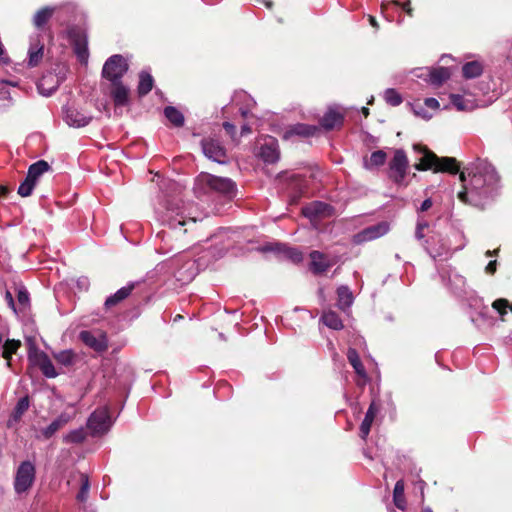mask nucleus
Listing matches in <instances>:
<instances>
[{
    "mask_svg": "<svg viewBox=\"0 0 512 512\" xmlns=\"http://www.w3.org/2000/svg\"><path fill=\"white\" fill-rule=\"evenodd\" d=\"M463 190L458 199L465 204L484 208L496 196L500 187V177L494 166L487 160L477 159L460 172Z\"/></svg>",
    "mask_w": 512,
    "mask_h": 512,
    "instance_id": "f257e3e1",
    "label": "nucleus"
},
{
    "mask_svg": "<svg viewBox=\"0 0 512 512\" xmlns=\"http://www.w3.org/2000/svg\"><path fill=\"white\" fill-rule=\"evenodd\" d=\"M162 192V200L160 208L157 210L160 221L164 225H168L171 229L176 230L181 227L194 225L198 217L193 215L191 211L185 213L186 208L180 207L182 187L172 180H164L160 186ZM192 207L189 208L191 210Z\"/></svg>",
    "mask_w": 512,
    "mask_h": 512,
    "instance_id": "f03ea898",
    "label": "nucleus"
},
{
    "mask_svg": "<svg viewBox=\"0 0 512 512\" xmlns=\"http://www.w3.org/2000/svg\"><path fill=\"white\" fill-rule=\"evenodd\" d=\"M413 147L414 150L419 151L422 154L419 159V163L415 165L417 170L422 171L433 169L435 172H449L452 174L458 173L459 165L455 158H439L436 154L419 144H415Z\"/></svg>",
    "mask_w": 512,
    "mask_h": 512,
    "instance_id": "7ed1b4c3",
    "label": "nucleus"
},
{
    "mask_svg": "<svg viewBox=\"0 0 512 512\" xmlns=\"http://www.w3.org/2000/svg\"><path fill=\"white\" fill-rule=\"evenodd\" d=\"M208 188L220 195L232 199L236 195V184L229 178L202 173L196 179V189Z\"/></svg>",
    "mask_w": 512,
    "mask_h": 512,
    "instance_id": "20e7f679",
    "label": "nucleus"
},
{
    "mask_svg": "<svg viewBox=\"0 0 512 512\" xmlns=\"http://www.w3.org/2000/svg\"><path fill=\"white\" fill-rule=\"evenodd\" d=\"M36 469L31 461H23L17 468L14 489L17 494L28 491L35 481Z\"/></svg>",
    "mask_w": 512,
    "mask_h": 512,
    "instance_id": "39448f33",
    "label": "nucleus"
},
{
    "mask_svg": "<svg viewBox=\"0 0 512 512\" xmlns=\"http://www.w3.org/2000/svg\"><path fill=\"white\" fill-rule=\"evenodd\" d=\"M128 70V63L126 59L119 54L109 57L102 69V75L111 83L121 81V78Z\"/></svg>",
    "mask_w": 512,
    "mask_h": 512,
    "instance_id": "423d86ee",
    "label": "nucleus"
},
{
    "mask_svg": "<svg viewBox=\"0 0 512 512\" xmlns=\"http://www.w3.org/2000/svg\"><path fill=\"white\" fill-rule=\"evenodd\" d=\"M78 337L88 348L97 353H103L108 349L107 334L103 330H82Z\"/></svg>",
    "mask_w": 512,
    "mask_h": 512,
    "instance_id": "0eeeda50",
    "label": "nucleus"
},
{
    "mask_svg": "<svg viewBox=\"0 0 512 512\" xmlns=\"http://www.w3.org/2000/svg\"><path fill=\"white\" fill-rule=\"evenodd\" d=\"M111 426L112 421L107 408L95 410L87 421V427L93 436L105 434Z\"/></svg>",
    "mask_w": 512,
    "mask_h": 512,
    "instance_id": "6e6552de",
    "label": "nucleus"
},
{
    "mask_svg": "<svg viewBox=\"0 0 512 512\" xmlns=\"http://www.w3.org/2000/svg\"><path fill=\"white\" fill-rule=\"evenodd\" d=\"M202 150L206 157L218 163H224L226 160V151L221 143L213 138L202 140Z\"/></svg>",
    "mask_w": 512,
    "mask_h": 512,
    "instance_id": "1a4fd4ad",
    "label": "nucleus"
},
{
    "mask_svg": "<svg viewBox=\"0 0 512 512\" xmlns=\"http://www.w3.org/2000/svg\"><path fill=\"white\" fill-rule=\"evenodd\" d=\"M259 156L266 163L277 162L280 157L278 141L271 136L265 137L264 142L260 145Z\"/></svg>",
    "mask_w": 512,
    "mask_h": 512,
    "instance_id": "9d476101",
    "label": "nucleus"
},
{
    "mask_svg": "<svg viewBox=\"0 0 512 512\" xmlns=\"http://www.w3.org/2000/svg\"><path fill=\"white\" fill-rule=\"evenodd\" d=\"M29 359L40 368L47 378H55L58 375L51 359L45 352L35 351L29 354Z\"/></svg>",
    "mask_w": 512,
    "mask_h": 512,
    "instance_id": "9b49d317",
    "label": "nucleus"
},
{
    "mask_svg": "<svg viewBox=\"0 0 512 512\" xmlns=\"http://www.w3.org/2000/svg\"><path fill=\"white\" fill-rule=\"evenodd\" d=\"M92 117L75 107L64 108V121L72 127H84L88 125Z\"/></svg>",
    "mask_w": 512,
    "mask_h": 512,
    "instance_id": "f8f14e48",
    "label": "nucleus"
},
{
    "mask_svg": "<svg viewBox=\"0 0 512 512\" xmlns=\"http://www.w3.org/2000/svg\"><path fill=\"white\" fill-rule=\"evenodd\" d=\"M302 212L305 217L315 220L330 216L333 208L327 203L315 201L303 207Z\"/></svg>",
    "mask_w": 512,
    "mask_h": 512,
    "instance_id": "ddd939ff",
    "label": "nucleus"
},
{
    "mask_svg": "<svg viewBox=\"0 0 512 512\" xmlns=\"http://www.w3.org/2000/svg\"><path fill=\"white\" fill-rule=\"evenodd\" d=\"M407 166L408 160L406 154L403 150H397L390 162V170L396 182H400L404 179Z\"/></svg>",
    "mask_w": 512,
    "mask_h": 512,
    "instance_id": "4468645a",
    "label": "nucleus"
},
{
    "mask_svg": "<svg viewBox=\"0 0 512 512\" xmlns=\"http://www.w3.org/2000/svg\"><path fill=\"white\" fill-rule=\"evenodd\" d=\"M310 269L314 274H321L327 271L335 264V260L329 258L326 254L319 251H312L310 253Z\"/></svg>",
    "mask_w": 512,
    "mask_h": 512,
    "instance_id": "2eb2a0df",
    "label": "nucleus"
},
{
    "mask_svg": "<svg viewBox=\"0 0 512 512\" xmlns=\"http://www.w3.org/2000/svg\"><path fill=\"white\" fill-rule=\"evenodd\" d=\"M389 231L387 222H380L362 230L358 235L359 241H371L384 236Z\"/></svg>",
    "mask_w": 512,
    "mask_h": 512,
    "instance_id": "dca6fc26",
    "label": "nucleus"
},
{
    "mask_svg": "<svg viewBox=\"0 0 512 512\" xmlns=\"http://www.w3.org/2000/svg\"><path fill=\"white\" fill-rule=\"evenodd\" d=\"M70 38L73 43L74 52L77 55L80 62H87L88 59V48L87 39L85 35L79 32L71 31Z\"/></svg>",
    "mask_w": 512,
    "mask_h": 512,
    "instance_id": "f3484780",
    "label": "nucleus"
},
{
    "mask_svg": "<svg viewBox=\"0 0 512 512\" xmlns=\"http://www.w3.org/2000/svg\"><path fill=\"white\" fill-rule=\"evenodd\" d=\"M439 242V246L433 245L432 243H429L427 246L428 253L434 259H447L453 254L454 251L461 249L464 246V244H461L459 247L452 248L451 245L443 239H440Z\"/></svg>",
    "mask_w": 512,
    "mask_h": 512,
    "instance_id": "a211bd4d",
    "label": "nucleus"
},
{
    "mask_svg": "<svg viewBox=\"0 0 512 512\" xmlns=\"http://www.w3.org/2000/svg\"><path fill=\"white\" fill-rule=\"evenodd\" d=\"M267 250L276 252L279 256L292 261L293 263H299L303 259V254L296 248L289 247L285 244H275L274 246L267 247Z\"/></svg>",
    "mask_w": 512,
    "mask_h": 512,
    "instance_id": "6ab92c4d",
    "label": "nucleus"
},
{
    "mask_svg": "<svg viewBox=\"0 0 512 512\" xmlns=\"http://www.w3.org/2000/svg\"><path fill=\"white\" fill-rule=\"evenodd\" d=\"M344 116L336 109L330 108L322 117L320 123L326 130H332L343 124Z\"/></svg>",
    "mask_w": 512,
    "mask_h": 512,
    "instance_id": "aec40b11",
    "label": "nucleus"
},
{
    "mask_svg": "<svg viewBox=\"0 0 512 512\" xmlns=\"http://www.w3.org/2000/svg\"><path fill=\"white\" fill-rule=\"evenodd\" d=\"M379 410L380 406L375 401H372L360 426V436L362 439L368 436L372 423Z\"/></svg>",
    "mask_w": 512,
    "mask_h": 512,
    "instance_id": "412c9836",
    "label": "nucleus"
},
{
    "mask_svg": "<svg viewBox=\"0 0 512 512\" xmlns=\"http://www.w3.org/2000/svg\"><path fill=\"white\" fill-rule=\"evenodd\" d=\"M71 417L66 414H60L56 419H54L49 426L41 429L40 433L44 439H50L58 430L64 427L69 421Z\"/></svg>",
    "mask_w": 512,
    "mask_h": 512,
    "instance_id": "4be33fe9",
    "label": "nucleus"
},
{
    "mask_svg": "<svg viewBox=\"0 0 512 512\" xmlns=\"http://www.w3.org/2000/svg\"><path fill=\"white\" fill-rule=\"evenodd\" d=\"M58 86L59 81L53 74L44 75L37 84L39 93L46 97L52 95Z\"/></svg>",
    "mask_w": 512,
    "mask_h": 512,
    "instance_id": "5701e85b",
    "label": "nucleus"
},
{
    "mask_svg": "<svg viewBox=\"0 0 512 512\" xmlns=\"http://www.w3.org/2000/svg\"><path fill=\"white\" fill-rule=\"evenodd\" d=\"M318 130L319 129L317 126L299 123L291 126L288 130H286L284 133V138L288 139L294 135L309 137L315 135Z\"/></svg>",
    "mask_w": 512,
    "mask_h": 512,
    "instance_id": "b1692460",
    "label": "nucleus"
},
{
    "mask_svg": "<svg viewBox=\"0 0 512 512\" xmlns=\"http://www.w3.org/2000/svg\"><path fill=\"white\" fill-rule=\"evenodd\" d=\"M113 84L111 96L116 106H125L129 102V89L121 81Z\"/></svg>",
    "mask_w": 512,
    "mask_h": 512,
    "instance_id": "393cba45",
    "label": "nucleus"
},
{
    "mask_svg": "<svg viewBox=\"0 0 512 512\" xmlns=\"http://www.w3.org/2000/svg\"><path fill=\"white\" fill-rule=\"evenodd\" d=\"M337 296H338V300H337L338 308L341 309L343 312L348 311L354 302V297H353V294H352L351 290L349 289V287L345 286V285L340 286L337 289Z\"/></svg>",
    "mask_w": 512,
    "mask_h": 512,
    "instance_id": "a878e982",
    "label": "nucleus"
},
{
    "mask_svg": "<svg viewBox=\"0 0 512 512\" xmlns=\"http://www.w3.org/2000/svg\"><path fill=\"white\" fill-rule=\"evenodd\" d=\"M134 287H135V284L130 283L127 286H124V287L120 288L119 290H117L113 295L109 296L106 299L105 307L106 308L113 307V306L117 305L119 302L126 299L131 294Z\"/></svg>",
    "mask_w": 512,
    "mask_h": 512,
    "instance_id": "bb28decb",
    "label": "nucleus"
},
{
    "mask_svg": "<svg viewBox=\"0 0 512 512\" xmlns=\"http://www.w3.org/2000/svg\"><path fill=\"white\" fill-rule=\"evenodd\" d=\"M347 358L349 363L354 368L357 375L363 379V383L365 384L367 380V373L365 371V368L360 360V357L358 355V352L354 348H349L347 352Z\"/></svg>",
    "mask_w": 512,
    "mask_h": 512,
    "instance_id": "cd10ccee",
    "label": "nucleus"
},
{
    "mask_svg": "<svg viewBox=\"0 0 512 512\" xmlns=\"http://www.w3.org/2000/svg\"><path fill=\"white\" fill-rule=\"evenodd\" d=\"M50 165L44 160H39L32 164L27 172V178L37 183L38 179L47 171H49Z\"/></svg>",
    "mask_w": 512,
    "mask_h": 512,
    "instance_id": "c85d7f7f",
    "label": "nucleus"
},
{
    "mask_svg": "<svg viewBox=\"0 0 512 512\" xmlns=\"http://www.w3.org/2000/svg\"><path fill=\"white\" fill-rule=\"evenodd\" d=\"M451 73L446 67H438L430 70L428 73L429 81L431 84L440 86L443 82L449 79Z\"/></svg>",
    "mask_w": 512,
    "mask_h": 512,
    "instance_id": "c756f323",
    "label": "nucleus"
},
{
    "mask_svg": "<svg viewBox=\"0 0 512 512\" xmlns=\"http://www.w3.org/2000/svg\"><path fill=\"white\" fill-rule=\"evenodd\" d=\"M405 483L403 480H398L394 486L393 490V502L394 505L400 509L405 510L406 508V499L404 496Z\"/></svg>",
    "mask_w": 512,
    "mask_h": 512,
    "instance_id": "7c9ffc66",
    "label": "nucleus"
},
{
    "mask_svg": "<svg viewBox=\"0 0 512 512\" xmlns=\"http://www.w3.org/2000/svg\"><path fill=\"white\" fill-rule=\"evenodd\" d=\"M482 72L483 65L479 61L467 62L462 67V73L466 79L479 77Z\"/></svg>",
    "mask_w": 512,
    "mask_h": 512,
    "instance_id": "2f4dec72",
    "label": "nucleus"
},
{
    "mask_svg": "<svg viewBox=\"0 0 512 512\" xmlns=\"http://www.w3.org/2000/svg\"><path fill=\"white\" fill-rule=\"evenodd\" d=\"M321 320L323 323L333 329V330H341L343 328V323L338 314L332 310L324 312Z\"/></svg>",
    "mask_w": 512,
    "mask_h": 512,
    "instance_id": "473e14b6",
    "label": "nucleus"
},
{
    "mask_svg": "<svg viewBox=\"0 0 512 512\" xmlns=\"http://www.w3.org/2000/svg\"><path fill=\"white\" fill-rule=\"evenodd\" d=\"M154 80L150 73L142 71L139 75L138 93L140 96L148 94L153 87Z\"/></svg>",
    "mask_w": 512,
    "mask_h": 512,
    "instance_id": "72a5a7b5",
    "label": "nucleus"
},
{
    "mask_svg": "<svg viewBox=\"0 0 512 512\" xmlns=\"http://www.w3.org/2000/svg\"><path fill=\"white\" fill-rule=\"evenodd\" d=\"M54 8L44 7L38 10L33 17V24L37 28L43 27L48 20L52 17Z\"/></svg>",
    "mask_w": 512,
    "mask_h": 512,
    "instance_id": "f704fd0d",
    "label": "nucleus"
},
{
    "mask_svg": "<svg viewBox=\"0 0 512 512\" xmlns=\"http://www.w3.org/2000/svg\"><path fill=\"white\" fill-rule=\"evenodd\" d=\"M28 55H29V60H28L29 66H31V67L37 66L43 57V45H41L39 42H37L35 44L32 43L30 45Z\"/></svg>",
    "mask_w": 512,
    "mask_h": 512,
    "instance_id": "c9c22d12",
    "label": "nucleus"
},
{
    "mask_svg": "<svg viewBox=\"0 0 512 512\" xmlns=\"http://www.w3.org/2000/svg\"><path fill=\"white\" fill-rule=\"evenodd\" d=\"M165 117L176 127L184 125V116L175 107L168 106L164 109Z\"/></svg>",
    "mask_w": 512,
    "mask_h": 512,
    "instance_id": "e433bc0d",
    "label": "nucleus"
},
{
    "mask_svg": "<svg viewBox=\"0 0 512 512\" xmlns=\"http://www.w3.org/2000/svg\"><path fill=\"white\" fill-rule=\"evenodd\" d=\"M386 161V153L382 150L375 151L371 154L370 159L364 162L366 169H372L374 167L381 166Z\"/></svg>",
    "mask_w": 512,
    "mask_h": 512,
    "instance_id": "4c0bfd02",
    "label": "nucleus"
},
{
    "mask_svg": "<svg viewBox=\"0 0 512 512\" xmlns=\"http://www.w3.org/2000/svg\"><path fill=\"white\" fill-rule=\"evenodd\" d=\"M86 438V433L83 428L75 429L70 431L63 437V441L66 443H82Z\"/></svg>",
    "mask_w": 512,
    "mask_h": 512,
    "instance_id": "58836bf2",
    "label": "nucleus"
},
{
    "mask_svg": "<svg viewBox=\"0 0 512 512\" xmlns=\"http://www.w3.org/2000/svg\"><path fill=\"white\" fill-rule=\"evenodd\" d=\"M54 358L64 366H70L75 361V353L72 350H63L54 354Z\"/></svg>",
    "mask_w": 512,
    "mask_h": 512,
    "instance_id": "ea45409f",
    "label": "nucleus"
},
{
    "mask_svg": "<svg viewBox=\"0 0 512 512\" xmlns=\"http://www.w3.org/2000/svg\"><path fill=\"white\" fill-rule=\"evenodd\" d=\"M21 346V342L19 340L8 339L5 341L3 345V357L7 360L11 358V356L16 353V351Z\"/></svg>",
    "mask_w": 512,
    "mask_h": 512,
    "instance_id": "a19ab883",
    "label": "nucleus"
},
{
    "mask_svg": "<svg viewBox=\"0 0 512 512\" xmlns=\"http://www.w3.org/2000/svg\"><path fill=\"white\" fill-rule=\"evenodd\" d=\"M80 481H81V487L80 491L78 492L76 498L80 502H85L88 498L89 490H90V483L88 476L86 474L80 475Z\"/></svg>",
    "mask_w": 512,
    "mask_h": 512,
    "instance_id": "79ce46f5",
    "label": "nucleus"
},
{
    "mask_svg": "<svg viewBox=\"0 0 512 512\" xmlns=\"http://www.w3.org/2000/svg\"><path fill=\"white\" fill-rule=\"evenodd\" d=\"M450 100H451V103L459 111H464V110L472 109V104L470 103V101L465 100L464 97L459 95V94H451L450 95Z\"/></svg>",
    "mask_w": 512,
    "mask_h": 512,
    "instance_id": "37998d69",
    "label": "nucleus"
},
{
    "mask_svg": "<svg viewBox=\"0 0 512 512\" xmlns=\"http://www.w3.org/2000/svg\"><path fill=\"white\" fill-rule=\"evenodd\" d=\"M28 408H29L28 397L20 398L14 408L13 418L15 420H19L22 417V415L28 410Z\"/></svg>",
    "mask_w": 512,
    "mask_h": 512,
    "instance_id": "c03bdc74",
    "label": "nucleus"
},
{
    "mask_svg": "<svg viewBox=\"0 0 512 512\" xmlns=\"http://www.w3.org/2000/svg\"><path fill=\"white\" fill-rule=\"evenodd\" d=\"M384 98L385 101L392 106H398L402 103L401 95L392 88H389L384 92Z\"/></svg>",
    "mask_w": 512,
    "mask_h": 512,
    "instance_id": "a18cd8bd",
    "label": "nucleus"
},
{
    "mask_svg": "<svg viewBox=\"0 0 512 512\" xmlns=\"http://www.w3.org/2000/svg\"><path fill=\"white\" fill-rule=\"evenodd\" d=\"M429 227L428 221L424 218L423 215L417 216L416 230H415V238L417 240H423L425 237L424 230Z\"/></svg>",
    "mask_w": 512,
    "mask_h": 512,
    "instance_id": "49530a36",
    "label": "nucleus"
},
{
    "mask_svg": "<svg viewBox=\"0 0 512 512\" xmlns=\"http://www.w3.org/2000/svg\"><path fill=\"white\" fill-rule=\"evenodd\" d=\"M35 185V182L31 181L26 177L18 188V194L21 195L22 197L30 196Z\"/></svg>",
    "mask_w": 512,
    "mask_h": 512,
    "instance_id": "de8ad7c7",
    "label": "nucleus"
},
{
    "mask_svg": "<svg viewBox=\"0 0 512 512\" xmlns=\"http://www.w3.org/2000/svg\"><path fill=\"white\" fill-rule=\"evenodd\" d=\"M12 104L10 92L5 88H0V109H5Z\"/></svg>",
    "mask_w": 512,
    "mask_h": 512,
    "instance_id": "09e8293b",
    "label": "nucleus"
},
{
    "mask_svg": "<svg viewBox=\"0 0 512 512\" xmlns=\"http://www.w3.org/2000/svg\"><path fill=\"white\" fill-rule=\"evenodd\" d=\"M507 307H509L512 311V304L509 305L506 299H497L493 302V308L496 309L501 315L506 313Z\"/></svg>",
    "mask_w": 512,
    "mask_h": 512,
    "instance_id": "8fccbe9b",
    "label": "nucleus"
},
{
    "mask_svg": "<svg viewBox=\"0 0 512 512\" xmlns=\"http://www.w3.org/2000/svg\"><path fill=\"white\" fill-rule=\"evenodd\" d=\"M433 205V202H432V199L431 198H427L425 199L421 205L417 208V214L418 216L419 215H422V213L428 211Z\"/></svg>",
    "mask_w": 512,
    "mask_h": 512,
    "instance_id": "3c124183",
    "label": "nucleus"
},
{
    "mask_svg": "<svg viewBox=\"0 0 512 512\" xmlns=\"http://www.w3.org/2000/svg\"><path fill=\"white\" fill-rule=\"evenodd\" d=\"M18 302L22 305H26L29 301V294L26 290L20 289L17 294Z\"/></svg>",
    "mask_w": 512,
    "mask_h": 512,
    "instance_id": "603ef678",
    "label": "nucleus"
},
{
    "mask_svg": "<svg viewBox=\"0 0 512 512\" xmlns=\"http://www.w3.org/2000/svg\"><path fill=\"white\" fill-rule=\"evenodd\" d=\"M424 104L431 109H437L439 107V102L435 98H426Z\"/></svg>",
    "mask_w": 512,
    "mask_h": 512,
    "instance_id": "864d4df0",
    "label": "nucleus"
},
{
    "mask_svg": "<svg viewBox=\"0 0 512 512\" xmlns=\"http://www.w3.org/2000/svg\"><path fill=\"white\" fill-rule=\"evenodd\" d=\"M77 286L81 290H87L89 287V280L86 277H81L77 280Z\"/></svg>",
    "mask_w": 512,
    "mask_h": 512,
    "instance_id": "5fc2aeb1",
    "label": "nucleus"
},
{
    "mask_svg": "<svg viewBox=\"0 0 512 512\" xmlns=\"http://www.w3.org/2000/svg\"><path fill=\"white\" fill-rule=\"evenodd\" d=\"M496 267H497V262H496V260H492V261H490V262L487 264V266H486L485 270H486V272H487V273H489V274H493V273L496 271Z\"/></svg>",
    "mask_w": 512,
    "mask_h": 512,
    "instance_id": "6e6d98bb",
    "label": "nucleus"
},
{
    "mask_svg": "<svg viewBox=\"0 0 512 512\" xmlns=\"http://www.w3.org/2000/svg\"><path fill=\"white\" fill-rule=\"evenodd\" d=\"M223 127L224 129L230 134V135H234L235 134V131H236V127L235 125H233L232 123L230 122H224L223 123Z\"/></svg>",
    "mask_w": 512,
    "mask_h": 512,
    "instance_id": "4d7b16f0",
    "label": "nucleus"
},
{
    "mask_svg": "<svg viewBox=\"0 0 512 512\" xmlns=\"http://www.w3.org/2000/svg\"><path fill=\"white\" fill-rule=\"evenodd\" d=\"M414 113L417 115V116H421L422 118H430V115H428L425 111H424V108L423 107H419L418 109L417 108H414Z\"/></svg>",
    "mask_w": 512,
    "mask_h": 512,
    "instance_id": "13d9d810",
    "label": "nucleus"
},
{
    "mask_svg": "<svg viewBox=\"0 0 512 512\" xmlns=\"http://www.w3.org/2000/svg\"><path fill=\"white\" fill-rule=\"evenodd\" d=\"M402 9L408 14V15H412V9H411V2L410 0H407L405 1L403 4H402Z\"/></svg>",
    "mask_w": 512,
    "mask_h": 512,
    "instance_id": "bf43d9fd",
    "label": "nucleus"
},
{
    "mask_svg": "<svg viewBox=\"0 0 512 512\" xmlns=\"http://www.w3.org/2000/svg\"><path fill=\"white\" fill-rule=\"evenodd\" d=\"M5 297H6V300L9 304V306L15 311L16 309H15V304H14V299H13L12 294L9 291H7Z\"/></svg>",
    "mask_w": 512,
    "mask_h": 512,
    "instance_id": "052dcab7",
    "label": "nucleus"
},
{
    "mask_svg": "<svg viewBox=\"0 0 512 512\" xmlns=\"http://www.w3.org/2000/svg\"><path fill=\"white\" fill-rule=\"evenodd\" d=\"M368 19H369V23L371 24V26H373L374 28L378 29L379 26H378V23H377L375 17L369 15Z\"/></svg>",
    "mask_w": 512,
    "mask_h": 512,
    "instance_id": "680f3d73",
    "label": "nucleus"
},
{
    "mask_svg": "<svg viewBox=\"0 0 512 512\" xmlns=\"http://www.w3.org/2000/svg\"><path fill=\"white\" fill-rule=\"evenodd\" d=\"M250 132H251V129H250V127L247 124H245V125H243L241 127V134L242 135L248 134Z\"/></svg>",
    "mask_w": 512,
    "mask_h": 512,
    "instance_id": "e2e57ef3",
    "label": "nucleus"
},
{
    "mask_svg": "<svg viewBox=\"0 0 512 512\" xmlns=\"http://www.w3.org/2000/svg\"><path fill=\"white\" fill-rule=\"evenodd\" d=\"M362 112H363V114H364L365 116H367V115L369 114V109H368V108H366V107H363V108H362Z\"/></svg>",
    "mask_w": 512,
    "mask_h": 512,
    "instance_id": "0e129e2a",
    "label": "nucleus"
},
{
    "mask_svg": "<svg viewBox=\"0 0 512 512\" xmlns=\"http://www.w3.org/2000/svg\"><path fill=\"white\" fill-rule=\"evenodd\" d=\"M495 253H496V251H490V250H488V251L486 252V255H487L488 257H490V256H492V255H493V254H495Z\"/></svg>",
    "mask_w": 512,
    "mask_h": 512,
    "instance_id": "69168bd1",
    "label": "nucleus"
},
{
    "mask_svg": "<svg viewBox=\"0 0 512 512\" xmlns=\"http://www.w3.org/2000/svg\"><path fill=\"white\" fill-rule=\"evenodd\" d=\"M241 114H242V116H243V117H246V116H247V112H246L245 110H242V111H241Z\"/></svg>",
    "mask_w": 512,
    "mask_h": 512,
    "instance_id": "338daca9",
    "label": "nucleus"
},
{
    "mask_svg": "<svg viewBox=\"0 0 512 512\" xmlns=\"http://www.w3.org/2000/svg\"><path fill=\"white\" fill-rule=\"evenodd\" d=\"M422 512H432L431 509H424Z\"/></svg>",
    "mask_w": 512,
    "mask_h": 512,
    "instance_id": "774afa93",
    "label": "nucleus"
}]
</instances>
